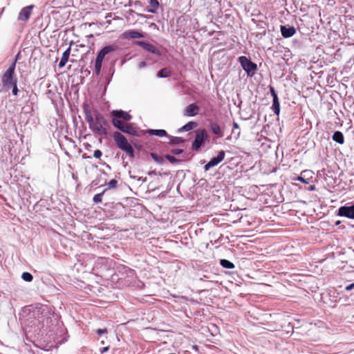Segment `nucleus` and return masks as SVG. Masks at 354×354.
Segmentation results:
<instances>
[{
  "label": "nucleus",
  "instance_id": "obj_1",
  "mask_svg": "<svg viewBox=\"0 0 354 354\" xmlns=\"http://www.w3.org/2000/svg\"><path fill=\"white\" fill-rule=\"evenodd\" d=\"M111 122L113 125L121 131L131 135L136 133L135 129L130 124L124 122H129L132 116L127 112L122 110H113L111 112Z\"/></svg>",
  "mask_w": 354,
  "mask_h": 354
},
{
  "label": "nucleus",
  "instance_id": "obj_2",
  "mask_svg": "<svg viewBox=\"0 0 354 354\" xmlns=\"http://www.w3.org/2000/svg\"><path fill=\"white\" fill-rule=\"evenodd\" d=\"M113 137L118 147L124 151L129 157L133 158L134 151L127 139L118 131L114 132Z\"/></svg>",
  "mask_w": 354,
  "mask_h": 354
},
{
  "label": "nucleus",
  "instance_id": "obj_3",
  "mask_svg": "<svg viewBox=\"0 0 354 354\" xmlns=\"http://www.w3.org/2000/svg\"><path fill=\"white\" fill-rule=\"evenodd\" d=\"M16 66V61H15L12 65L5 71L2 77L3 85L7 88H10L11 85L15 84L17 82V80L15 77V70Z\"/></svg>",
  "mask_w": 354,
  "mask_h": 354
},
{
  "label": "nucleus",
  "instance_id": "obj_4",
  "mask_svg": "<svg viewBox=\"0 0 354 354\" xmlns=\"http://www.w3.org/2000/svg\"><path fill=\"white\" fill-rule=\"evenodd\" d=\"M239 63L248 75L252 76L257 70V66L245 56H241L239 58Z\"/></svg>",
  "mask_w": 354,
  "mask_h": 354
},
{
  "label": "nucleus",
  "instance_id": "obj_5",
  "mask_svg": "<svg viewBox=\"0 0 354 354\" xmlns=\"http://www.w3.org/2000/svg\"><path fill=\"white\" fill-rule=\"evenodd\" d=\"M207 138V132L205 129L197 130L196 131L195 139L192 145V149L194 151H198Z\"/></svg>",
  "mask_w": 354,
  "mask_h": 354
},
{
  "label": "nucleus",
  "instance_id": "obj_6",
  "mask_svg": "<svg viewBox=\"0 0 354 354\" xmlns=\"http://www.w3.org/2000/svg\"><path fill=\"white\" fill-rule=\"evenodd\" d=\"M107 122L102 115L96 117V122H93V118L90 116V128L97 131L100 133H106V125Z\"/></svg>",
  "mask_w": 354,
  "mask_h": 354
},
{
  "label": "nucleus",
  "instance_id": "obj_7",
  "mask_svg": "<svg viewBox=\"0 0 354 354\" xmlns=\"http://www.w3.org/2000/svg\"><path fill=\"white\" fill-rule=\"evenodd\" d=\"M112 50V48L109 46L104 47L97 54L95 64V72L97 75L100 74L102 64L104 56Z\"/></svg>",
  "mask_w": 354,
  "mask_h": 354
},
{
  "label": "nucleus",
  "instance_id": "obj_8",
  "mask_svg": "<svg viewBox=\"0 0 354 354\" xmlns=\"http://www.w3.org/2000/svg\"><path fill=\"white\" fill-rule=\"evenodd\" d=\"M34 8L33 5L28 6L23 8L18 15L17 19L20 21L26 22L29 20L30 17L32 14V9Z\"/></svg>",
  "mask_w": 354,
  "mask_h": 354
},
{
  "label": "nucleus",
  "instance_id": "obj_9",
  "mask_svg": "<svg viewBox=\"0 0 354 354\" xmlns=\"http://www.w3.org/2000/svg\"><path fill=\"white\" fill-rule=\"evenodd\" d=\"M225 151H220L217 155L216 157H214L212 158L204 167L205 170L207 171L211 167L216 166L218 165L221 161H223L225 158Z\"/></svg>",
  "mask_w": 354,
  "mask_h": 354
},
{
  "label": "nucleus",
  "instance_id": "obj_10",
  "mask_svg": "<svg viewBox=\"0 0 354 354\" xmlns=\"http://www.w3.org/2000/svg\"><path fill=\"white\" fill-rule=\"evenodd\" d=\"M338 215L354 219V204L351 206H342L339 207Z\"/></svg>",
  "mask_w": 354,
  "mask_h": 354
},
{
  "label": "nucleus",
  "instance_id": "obj_11",
  "mask_svg": "<svg viewBox=\"0 0 354 354\" xmlns=\"http://www.w3.org/2000/svg\"><path fill=\"white\" fill-rule=\"evenodd\" d=\"M200 108L195 104H190L188 105L184 111V115L187 117H194L198 114Z\"/></svg>",
  "mask_w": 354,
  "mask_h": 354
},
{
  "label": "nucleus",
  "instance_id": "obj_12",
  "mask_svg": "<svg viewBox=\"0 0 354 354\" xmlns=\"http://www.w3.org/2000/svg\"><path fill=\"white\" fill-rule=\"evenodd\" d=\"M135 44L140 47H142L143 49L146 50L147 51L151 52L153 54H159V50L152 44L149 43H147L145 41H137L135 42Z\"/></svg>",
  "mask_w": 354,
  "mask_h": 354
},
{
  "label": "nucleus",
  "instance_id": "obj_13",
  "mask_svg": "<svg viewBox=\"0 0 354 354\" xmlns=\"http://www.w3.org/2000/svg\"><path fill=\"white\" fill-rule=\"evenodd\" d=\"M122 37L124 39H130L142 38V37H144V35L142 33H141L137 30H127L123 32Z\"/></svg>",
  "mask_w": 354,
  "mask_h": 354
},
{
  "label": "nucleus",
  "instance_id": "obj_14",
  "mask_svg": "<svg viewBox=\"0 0 354 354\" xmlns=\"http://www.w3.org/2000/svg\"><path fill=\"white\" fill-rule=\"evenodd\" d=\"M280 29L282 36L285 38L290 37L296 32V29L293 26L286 27V26H281Z\"/></svg>",
  "mask_w": 354,
  "mask_h": 354
},
{
  "label": "nucleus",
  "instance_id": "obj_15",
  "mask_svg": "<svg viewBox=\"0 0 354 354\" xmlns=\"http://www.w3.org/2000/svg\"><path fill=\"white\" fill-rule=\"evenodd\" d=\"M70 54L71 47H68L62 54L60 62L59 63V68H63L66 65V64L68 61Z\"/></svg>",
  "mask_w": 354,
  "mask_h": 354
},
{
  "label": "nucleus",
  "instance_id": "obj_16",
  "mask_svg": "<svg viewBox=\"0 0 354 354\" xmlns=\"http://www.w3.org/2000/svg\"><path fill=\"white\" fill-rule=\"evenodd\" d=\"M332 138L335 142H336L340 145H342L344 143V137L343 133L341 131H335L333 133Z\"/></svg>",
  "mask_w": 354,
  "mask_h": 354
},
{
  "label": "nucleus",
  "instance_id": "obj_17",
  "mask_svg": "<svg viewBox=\"0 0 354 354\" xmlns=\"http://www.w3.org/2000/svg\"><path fill=\"white\" fill-rule=\"evenodd\" d=\"M147 132L149 135L157 136L159 137H164L167 136V131L163 129H149Z\"/></svg>",
  "mask_w": 354,
  "mask_h": 354
},
{
  "label": "nucleus",
  "instance_id": "obj_18",
  "mask_svg": "<svg viewBox=\"0 0 354 354\" xmlns=\"http://www.w3.org/2000/svg\"><path fill=\"white\" fill-rule=\"evenodd\" d=\"M272 111L276 115H279L280 112V103L278 98V96H274L272 101Z\"/></svg>",
  "mask_w": 354,
  "mask_h": 354
},
{
  "label": "nucleus",
  "instance_id": "obj_19",
  "mask_svg": "<svg viewBox=\"0 0 354 354\" xmlns=\"http://www.w3.org/2000/svg\"><path fill=\"white\" fill-rule=\"evenodd\" d=\"M198 124L196 122H189L184 126H183L179 131H188L192 130L197 127Z\"/></svg>",
  "mask_w": 354,
  "mask_h": 354
},
{
  "label": "nucleus",
  "instance_id": "obj_20",
  "mask_svg": "<svg viewBox=\"0 0 354 354\" xmlns=\"http://www.w3.org/2000/svg\"><path fill=\"white\" fill-rule=\"evenodd\" d=\"M211 129H212V131L214 134L218 135L219 137H222L223 136V132L218 124H216V123L212 124Z\"/></svg>",
  "mask_w": 354,
  "mask_h": 354
},
{
  "label": "nucleus",
  "instance_id": "obj_21",
  "mask_svg": "<svg viewBox=\"0 0 354 354\" xmlns=\"http://www.w3.org/2000/svg\"><path fill=\"white\" fill-rule=\"evenodd\" d=\"M171 75V71L167 68L160 70L158 73V76L159 77H170Z\"/></svg>",
  "mask_w": 354,
  "mask_h": 354
},
{
  "label": "nucleus",
  "instance_id": "obj_22",
  "mask_svg": "<svg viewBox=\"0 0 354 354\" xmlns=\"http://www.w3.org/2000/svg\"><path fill=\"white\" fill-rule=\"evenodd\" d=\"M221 265L227 269H232L234 268V265L233 263L230 262V261L227 259H221Z\"/></svg>",
  "mask_w": 354,
  "mask_h": 354
},
{
  "label": "nucleus",
  "instance_id": "obj_23",
  "mask_svg": "<svg viewBox=\"0 0 354 354\" xmlns=\"http://www.w3.org/2000/svg\"><path fill=\"white\" fill-rule=\"evenodd\" d=\"M184 142V139L181 137H169V143L172 145H178L180 143H183Z\"/></svg>",
  "mask_w": 354,
  "mask_h": 354
},
{
  "label": "nucleus",
  "instance_id": "obj_24",
  "mask_svg": "<svg viewBox=\"0 0 354 354\" xmlns=\"http://www.w3.org/2000/svg\"><path fill=\"white\" fill-rule=\"evenodd\" d=\"M21 278L26 281L30 282L32 280L33 277L30 273L25 272H23Z\"/></svg>",
  "mask_w": 354,
  "mask_h": 354
},
{
  "label": "nucleus",
  "instance_id": "obj_25",
  "mask_svg": "<svg viewBox=\"0 0 354 354\" xmlns=\"http://www.w3.org/2000/svg\"><path fill=\"white\" fill-rule=\"evenodd\" d=\"M104 191L102 192V193L95 195L93 197V201L96 203L102 202V196L104 194Z\"/></svg>",
  "mask_w": 354,
  "mask_h": 354
},
{
  "label": "nucleus",
  "instance_id": "obj_26",
  "mask_svg": "<svg viewBox=\"0 0 354 354\" xmlns=\"http://www.w3.org/2000/svg\"><path fill=\"white\" fill-rule=\"evenodd\" d=\"M149 4L153 9H157L159 6L158 0H149Z\"/></svg>",
  "mask_w": 354,
  "mask_h": 354
},
{
  "label": "nucleus",
  "instance_id": "obj_27",
  "mask_svg": "<svg viewBox=\"0 0 354 354\" xmlns=\"http://www.w3.org/2000/svg\"><path fill=\"white\" fill-rule=\"evenodd\" d=\"M166 159L169 161L171 163H176L178 162V160L173 156L171 155H166L165 156Z\"/></svg>",
  "mask_w": 354,
  "mask_h": 354
},
{
  "label": "nucleus",
  "instance_id": "obj_28",
  "mask_svg": "<svg viewBox=\"0 0 354 354\" xmlns=\"http://www.w3.org/2000/svg\"><path fill=\"white\" fill-rule=\"evenodd\" d=\"M117 183H118V181L115 179L111 180L108 184L109 188L116 187Z\"/></svg>",
  "mask_w": 354,
  "mask_h": 354
},
{
  "label": "nucleus",
  "instance_id": "obj_29",
  "mask_svg": "<svg viewBox=\"0 0 354 354\" xmlns=\"http://www.w3.org/2000/svg\"><path fill=\"white\" fill-rule=\"evenodd\" d=\"M295 180L300 181V182H301L303 183H305V184H308L309 183V180L308 179H305L302 176H297V178H295Z\"/></svg>",
  "mask_w": 354,
  "mask_h": 354
},
{
  "label": "nucleus",
  "instance_id": "obj_30",
  "mask_svg": "<svg viewBox=\"0 0 354 354\" xmlns=\"http://www.w3.org/2000/svg\"><path fill=\"white\" fill-rule=\"evenodd\" d=\"M96 333L97 334L99 335V336H101L102 335H105V334H107L108 333V330L106 328H103V329H97L96 330Z\"/></svg>",
  "mask_w": 354,
  "mask_h": 354
},
{
  "label": "nucleus",
  "instance_id": "obj_31",
  "mask_svg": "<svg viewBox=\"0 0 354 354\" xmlns=\"http://www.w3.org/2000/svg\"><path fill=\"white\" fill-rule=\"evenodd\" d=\"M153 159L157 162H162V158L155 153H151Z\"/></svg>",
  "mask_w": 354,
  "mask_h": 354
},
{
  "label": "nucleus",
  "instance_id": "obj_32",
  "mask_svg": "<svg viewBox=\"0 0 354 354\" xmlns=\"http://www.w3.org/2000/svg\"><path fill=\"white\" fill-rule=\"evenodd\" d=\"M17 82H16L15 84L13 85H11L10 88L12 87V93L13 95H17V93H18V88H17Z\"/></svg>",
  "mask_w": 354,
  "mask_h": 354
},
{
  "label": "nucleus",
  "instance_id": "obj_33",
  "mask_svg": "<svg viewBox=\"0 0 354 354\" xmlns=\"http://www.w3.org/2000/svg\"><path fill=\"white\" fill-rule=\"evenodd\" d=\"M183 152V149H173L171 151V153L175 154V155H178V154H180Z\"/></svg>",
  "mask_w": 354,
  "mask_h": 354
},
{
  "label": "nucleus",
  "instance_id": "obj_34",
  "mask_svg": "<svg viewBox=\"0 0 354 354\" xmlns=\"http://www.w3.org/2000/svg\"><path fill=\"white\" fill-rule=\"evenodd\" d=\"M93 156L95 157V158H100L102 156V151L100 150H95L94 151V153H93Z\"/></svg>",
  "mask_w": 354,
  "mask_h": 354
},
{
  "label": "nucleus",
  "instance_id": "obj_35",
  "mask_svg": "<svg viewBox=\"0 0 354 354\" xmlns=\"http://www.w3.org/2000/svg\"><path fill=\"white\" fill-rule=\"evenodd\" d=\"M270 93H271V95H272L273 98L274 97V96H277V94L274 87L270 86Z\"/></svg>",
  "mask_w": 354,
  "mask_h": 354
},
{
  "label": "nucleus",
  "instance_id": "obj_36",
  "mask_svg": "<svg viewBox=\"0 0 354 354\" xmlns=\"http://www.w3.org/2000/svg\"><path fill=\"white\" fill-rule=\"evenodd\" d=\"M354 288V283H351L346 287L347 291L351 290Z\"/></svg>",
  "mask_w": 354,
  "mask_h": 354
},
{
  "label": "nucleus",
  "instance_id": "obj_37",
  "mask_svg": "<svg viewBox=\"0 0 354 354\" xmlns=\"http://www.w3.org/2000/svg\"><path fill=\"white\" fill-rule=\"evenodd\" d=\"M84 112H85V115H86V119L87 120H88V114L87 110H86V105H84Z\"/></svg>",
  "mask_w": 354,
  "mask_h": 354
},
{
  "label": "nucleus",
  "instance_id": "obj_38",
  "mask_svg": "<svg viewBox=\"0 0 354 354\" xmlns=\"http://www.w3.org/2000/svg\"><path fill=\"white\" fill-rule=\"evenodd\" d=\"M233 128H234V129H239V124H238V123H237V122H234L233 123Z\"/></svg>",
  "mask_w": 354,
  "mask_h": 354
},
{
  "label": "nucleus",
  "instance_id": "obj_39",
  "mask_svg": "<svg viewBox=\"0 0 354 354\" xmlns=\"http://www.w3.org/2000/svg\"><path fill=\"white\" fill-rule=\"evenodd\" d=\"M109 350V347L106 346V347H104L102 350V353H104L105 351H107Z\"/></svg>",
  "mask_w": 354,
  "mask_h": 354
},
{
  "label": "nucleus",
  "instance_id": "obj_40",
  "mask_svg": "<svg viewBox=\"0 0 354 354\" xmlns=\"http://www.w3.org/2000/svg\"><path fill=\"white\" fill-rule=\"evenodd\" d=\"M315 189V185H311L309 188V190L310 191H313Z\"/></svg>",
  "mask_w": 354,
  "mask_h": 354
},
{
  "label": "nucleus",
  "instance_id": "obj_41",
  "mask_svg": "<svg viewBox=\"0 0 354 354\" xmlns=\"http://www.w3.org/2000/svg\"><path fill=\"white\" fill-rule=\"evenodd\" d=\"M193 347H194V349H197L198 348L197 346H194Z\"/></svg>",
  "mask_w": 354,
  "mask_h": 354
},
{
  "label": "nucleus",
  "instance_id": "obj_42",
  "mask_svg": "<svg viewBox=\"0 0 354 354\" xmlns=\"http://www.w3.org/2000/svg\"><path fill=\"white\" fill-rule=\"evenodd\" d=\"M149 12H153V10H149Z\"/></svg>",
  "mask_w": 354,
  "mask_h": 354
},
{
  "label": "nucleus",
  "instance_id": "obj_43",
  "mask_svg": "<svg viewBox=\"0 0 354 354\" xmlns=\"http://www.w3.org/2000/svg\"><path fill=\"white\" fill-rule=\"evenodd\" d=\"M169 354H175V353H169Z\"/></svg>",
  "mask_w": 354,
  "mask_h": 354
}]
</instances>
